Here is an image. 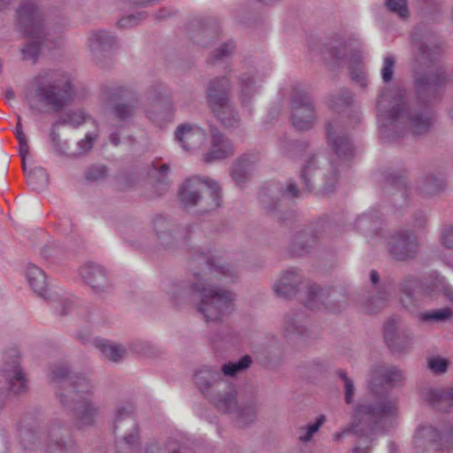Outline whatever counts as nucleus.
Returning a JSON list of instances; mask_svg holds the SVG:
<instances>
[{
    "label": "nucleus",
    "mask_w": 453,
    "mask_h": 453,
    "mask_svg": "<svg viewBox=\"0 0 453 453\" xmlns=\"http://www.w3.org/2000/svg\"><path fill=\"white\" fill-rule=\"evenodd\" d=\"M201 260L204 266L201 273H195L197 282L193 285L194 291L199 293L200 297L197 310L206 321H217L234 311V296L231 291L214 286V283L233 281L237 270L222 264L215 257H203Z\"/></svg>",
    "instance_id": "obj_1"
},
{
    "label": "nucleus",
    "mask_w": 453,
    "mask_h": 453,
    "mask_svg": "<svg viewBox=\"0 0 453 453\" xmlns=\"http://www.w3.org/2000/svg\"><path fill=\"white\" fill-rule=\"evenodd\" d=\"M378 121L381 127L389 124L405 125L416 134H421L431 126V118L426 111L412 112L406 105L401 89H389L381 94L377 104Z\"/></svg>",
    "instance_id": "obj_2"
},
{
    "label": "nucleus",
    "mask_w": 453,
    "mask_h": 453,
    "mask_svg": "<svg viewBox=\"0 0 453 453\" xmlns=\"http://www.w3.org/2000/svg\"><path fill=\"white\" fill-rule=\"evenodd\" d=\"M397 413V401L391 397L379 396L374 403H360L354 410L349 426L334 434V440L340 441L350 432L363 433L383 419L396 417Z\"/></svg>",
    "instance_id": "obj_3"
},
{
    "label": "nucleus",
    "mask_w": 453,
    "mask_h": 453,
    "mask_svg": "<svg viewBox=\"0 0 453 453\" xmlns=\"http://www.w3.org/2000/svg\"><path fill=\"white\" fill-rule=\"evenodd\" d=\"M19 25L26 35L28 42L22 49L25 58H35L41 49L42 42H46L50 36L45 33L43 20L35 4L32 0H24L18 10Z\"/></svg>",
    "instance_id": "obj_4"
},
{
    "label": "nucleus",
    "mask_w": 453,
    "mask_h": 453,
    "mask_svg": "<svg viewBox=\"0 0 453 453\" xmlns=\"http://www.w3.org/2000/svg\"><path fill=\"white\" fill-rule=\"evenodd\" d=\"M326 136L328 145L331 147L334 157L330 162V168L324 173V190L329 193L333 191L338 182V167L343 168L346 166L347 161L353 155V147L338 122L327 124Z\"/></svg>",
    "instance_id": "obj_5"
},
{
    "label": "nucleus",
    "mask_w": 453,
    "mask_h": 453,
    "mask_svg": "<svg viewBox=\"0 0 453 453\" xmlns=\"http://www.w3.org/2000/svg\"><path fill=\"white\" fill-rule=\"evenodd\" d=\"M4 364L0 368V410L7 397L8 389L15 394L26 391L27 385L20 367V353L17 348H10L4 352Z\"/></svg>",
    "instance_id": "obj_6"
},
{
    "label": "nucleus",
    "mask_w": 453,
    "mask_h": 453,
    "mask_svg": "<svg viewBox=\"0 0 453 453\" xmlns=\"http://www.w3.org/2000/svg\"><path fill=\"white\" fill-rule=\"evenodd\" d=\"M203 195L210 197L205 210L219 206L220 188L218 183L210 178H189L183 183L179 192L180 200L186 208L202 204Z\"/></svg>",
    "instance_id": "obj_7"
},
{
    "label": "nucleus",
    "mask_w": 453,
    "mask_h": 453,
    "mask_svg": "<svg viewBox=\"0 0 453 453\" xmlns=\"http://www.w3.org/2000/svg\"><path fill=\"white\" fill-rule=\"evenodd\" d=\"M228 79L222 77L211 81L207 88V100L215 116L226 127H234L238 118L229 104Z\"/></svg>",
    "instance_id": "obj_8"
},
{
    "label": "nucleus",
    "mask_w": 453,
    "mask_h": 453,
    "mask_svg": "<svg viewBox=\"0 0 453 453\" xmlns=\"http://www.w3.org/2000/svg\"><path fill=\"white\" fill-rule=\"evenodd\" d=\"M69 387L67 396L77 403L75 411L81 426L91 424L98 409L88 399V395L92 391L90 382L85 377L75 376L69 383Z\"/></svg>",
    "instance_id": "obj_9"
},
{
    "label": "nucleus",
    "mask_w": 453,
    "mask_h": 453,
    "mask_svg": "<svg viewBox=\"0 0 453 453\" xmlns=\"http://www.w3.org/2000/svg\"><path fill=\"white\" fill-rule=\"evenodd\" d=\"M35 94L41 102L58 111L73 98V89L69 77L63 76L52 84L38 86Z\"/></svg>",
    "instance_id": "obj_10"
},
{
    "label": "nucleus",
    "mask_w": 453,
    "mask_h": 453,
    "mask_svg": "<svg viewBox=\"0 0 453 453\" xmlns=\"http://www.w3.org/2000/svg\"><path fill=\"white\" fill-rule=\"evenodd\" d=\"M315 119L314 107L308 94L296 93L291 101V121L294 127L298 130L310 129Z\"/></svg>",
    "instance_id": "obj_11"
},
{
    "label": "nucleus",
    "mask_w": 453,
    "mask_h": 453,
    "mask_svg": "<svg viewBox=\"0 0 453 453\" xmlns=\"http://www.w3.org/2000/svg\"><path fill=\"white\" fill-rule=\"evenodd\" d=\"M419 248V242L415 234L401 230L391 235L388 242V250L396 260H405L414 257Z\"/></svg>",
    "instance_id": "obj_12"
},
{
    "label": "nucleus",
    "mask_w": 453,
    "mask_h": 453,
    "mask_svg": "<svg viewBox=\"0 0 453 453\" xmlns=\"http://www.w3.org/2000/svg\"><path fill=\"white\" fill-rule=\"evenodd\" d=\"M175 138L183 150L193 151L203 145L206 141V134L197 125L186 123L176 128Z\"/></svg>",
    "instance_id": "obj_13"
},
{
    "label": "nucleus",
    "mask_w": 453,
    "mask_h": 453,
    "mask_svg": "<svg viewBox=\"0 0 453 453\" xmlns=\"http://www.w3.org/2000/svg\"><path fill=\"white\" fill-rule=\"evenodd\" d=\"M404 380L403 372L396 367L378 366L371 373V389L377 391V388H394Z\"/></svg>",
    "instance_id": "obj_14"
},
{
    "label": "nucleus",
    "mask_w": 453,
    "mask_h": 453,
    "mask_svg": "<svg viewBox=\"0 0 453 453\" xmlns=\"http://www.w3.org/2000/svg\"><path fill=\"white\" fill-rule=\"evenodd\" d=\"M234 154V147L228 138L218 131H211V147L203 155V160L211 163L225 159Z\"/></svg>",
    "instance_id": "obj_15"
},
{
    "label": "nucleus",
    "mask_w": 453,
    "mask_h": 453,
    "mask_svg": "<svg viewBox=\"0 0 453 453\" xmlns=\"http://www.w3.org/2000/svg\"><path fill=\"white\" fill-rule=\"evenodd\" d=\"M421 397L437 410L447 411L453 405V387L449 388H425Z\"/></svg>",
    "instance_id": "obj_16"
},
{
    "label": "nucleus",
    "mask_w": 453,
    "mask_h": 453,
    "mask_svg": "<svg viewBox=\"0 0 453 453\" xmlns=\"http://www.w3.org/2000/svg\"><path fill=\"white\" fill-rule=\"evenodd\" d=\"M80 275L96 292H103L109 287L106 272L98 265H84L80 269Z\"/></svg>",
    "instance_id": "obj_17"
},
{
    "label": "nucleus",
    "mask_w": 453,
    "mask_h": 453,
    "mask_svg": "<svg viewBox=\"0 0 453 453\" xmlns=\"http://www.w3.org/2000/svg\"><path fill=\"white\" fill-rule=\"evenodd\" d=\"M300 282V275L296 270L284 272L273 283L274 293L282 298H289L296 295L297 285Z\"/></svg>",
    "instance_id": "obj_18"
},
{
    "label": "nucleus",
    "mask_w": 453,
    "mask_h": 453,
    "mask_svg": "<svg viewBox=\"0 0 453 453\" xmlns=\"http://www.w3.org/2000/svg\"><path fill=\"white\" fill-rule=\"evenodd\" d=\"M26 278L33 291L40 296L46 297L47 282L44 272L33 264H28L26 268Z\"/></svg>",
    "instance_id": "obj_19"
},
{
    "label": "nucleus",
    "mask_w": 453,
    "mask_h": 453,
    "mask_svg": "<svg viewBox=\"0 0 453 453\" xmlns=\"http://www.w3.org/2000/svg\"><path fill=\"white\" fill-rule=\"evenodd\" d=\"M95 346L104 358L112 362H119L127 355V349L123 346L105 339H96Z\"/></svg>",
    "instance_id": "obj_20"
},
{
    "label": "nucleus",
    "mask_w": 453,
    "mask_h": 453,
    "mask_svg": "<svg viewBox=\"0 0 453 453\" xmlns=\"http://www.w3.org/2000/svg\"><path fill=\"white\" fill-rule=\"evenodd\" d=\"M258 86L250 75H242L239 83V99L242 105H248L251 98L257 92Z\"/></svg>",
    "instance_id": "obj_21"
},
{
    "label": "nucleus",
    "mask_w": 453,
    "mask_h": 453,
    "mask_svg": "<svg viewBox=\"0 0 453 453\" xmlns=\"http://www.w3.org/2000/svg\"><path fill=\"white\" fill-rule=\"evenodd\" d=\"M27 184L35 191H42L48 186L49 176L46 170L37 167L30 171H24Z\"/></svg>",
    "instance_id": "obj_22"
},
{
    "label": "nucleus",
    "mask_w": 453,
    "mask_h": 453,
    "mask_svg": "<svg viewBox=\"0 0 453 453\" xmlns=\"http://www.w3.org/2000/svg\"><path fill=\"white\" fill-rule=\"evenodd\" d=\"M221 378L219 372L205 368L200 370L195 374V382L202 393L209 388L210 385L218 381Z\"/></svg>",
    "instance_id": "obj_23"
},
{
    "label": "nucleus",
    "mask_w": 453,
    "mask_h": 453,
    "mask_svg": "<svg viewBox=\"0 0 453 453\" xmlns=\"http://www.w3.org/2000/svg\"><path fill=\"white\" fill-rule=\"evenodd\" d=\"M438 437L437 431L431 426H421L415 432L413 443L416 447H421L425 443L434 444Z\"/></svg>",
    "instance_id": "obj_24"
},
{
    "label": "nucleus",
    "mask_w": 453,
    "mask_h": 453,
    "mask_svg": "<svg viewBox=\"0 0 453 453\" xmlns=\"http://www.w3.org/2000/svg\"><path fill=\"white\" fill-rule=\"evenodd\" d=\"M304 305L311 309H320L323 305L324 292L317 286H310L305 292Z\"/></svg>",
    "instance_id": "obj_25"
},
{
    "label": "nucleus",
    "mask_w": 453,
    "mask_h": 453,
    "mask_svg": "<svg viewBox=\"0 0 453 453\" xmlns=\"http://www.w3.org/2000/svg\"><path fill=\"white\" fill-rule=\"evenodd\" d=\"M325 416L320 415L316 418L315 422L299 427L297 431L298 440L302 442L310 441L312 436L318 432L319 427L325 423Z\"/></svg>",
    "instance_id": "obj_26"
},
{
    "label": "nucleus",
    "mask_w": 453,
    "mask_h": 453,
    "mask_svg": "<svg viewBox=\"0 0 453 453\" xmlns=\"http://www.w3.org/2000/svg\"><path fill=\"white\" fill-rule=\"evenodd\" d=\"M250 168L248 160L243 157L234 164L231 169V176L238 185L242 184L248 179Z\"/></svg>",
    "instance_id": "obj_27"
},
{
    "label": "nucleus",
    "mask_w": 453,
    "mask_h": 453,
    "mask_svg": "<svg viewBox=\"0 0 453 453\" xmlns=\"http://www.w3.org/2000/svg\"><path fill=\"white\" fill-rule=\"evenodd\" d=\"M169 222L162 217L154 220V229L162 245L167 246L171 243L172 234L169 232Z\"/></svg>",
    "instance_id": "obj_28"
},
{
    "label": "nucleus",
    "mask_w": 453,
    "mask_h": 453,
    "mask_svg": "<svg viewBox=\"0 0 453 453\" xmlns=\"http://www.w3.org/2000/svg\"><path fill=\"white\" fill-rule=\"evenodd\" d=\"M446 81L445 73L443 71H438L435 73L430 74L426 80L417 79V85L419 88H427L432 90L437 87L441 86Z\"/></svg>",
    "instance_id": "obj_29"
},
{
    "label": "nucleus",
    "mask_w": 453,
    "mask_h": 453,
    "mask_svg": "<svg viewBox=\"0 0 453 453\" xmlns=\"http://www.w3.org/2000/svg\"><path fill=\"white\" fill-rule=\"evenodd\" d=\"M251 364V357L250 356L242 357L237 362H231L225 364L221 367V371L225 375L234 376L241 371L247 369Z\"/></svg>",
    "instance_id": "obj_30"
},
{
    "label": "nucleus",
    "mask_w": 453,
    "mask_h": 453,
    "mask_svg": "<svg viewBox=\"0 0 453 453\" xmlns=\"http://www.w3.org/2000/svg\"><path fill=\"white\" fill-rule=\"evenodd\" d=\"M427 367L434 374H444L449 368V361L441 356H431L427 359Z\"/></svg>",
    "instance_id": "obj_31"
},
{
    "label": "nucleus",
    "mask_w": 453,
    "mask_h": 453,
    "mask_svg": "<svg viewBox=\"0 0 453 453\" xmlns=\"http://www.w3.org/2000/svg\"><path fill=\"white\" fill-rule=\"evenodd\" d=\"M305 328L296 318L288 317L285 321L284 334L286 337L303 336Z\"/></svg>",
    "instance_id": "obj_32"
},
{
    "label": "nucleus",
    "mask_w": 453,
    "mask_h": 453,
    "mask_svg": "<svg viewBox=\"0 0 453 453\" xmlns=\"http://www.w3.org/2000/svg\"><path fill=\"white\" fill-rule=\"evenodd\" d=\"M451 316V311L448 308L429 311L419 315V319L424 322L427 321H443Z\"/></svg>",
    "instance_id": "obj_33"
},
{
    "label": "nucleus",
    "mask_w": 453,
    "mask_h": 453,
    "mask_svg": "<svg viewBox=\"0 0 453 453\" xmlns=\"http://www.w3.org/2000/svg\"><path fill=\"white\" fill-rule=\"evenodd\" d=\"M68 367L65 364L55 365L50 369V372L48 375L50 381L55 384L60 382L66 383L65 379L68 374Z\"/></svg>",
    "instance_id": "obj_34"
},
{
    "label": "nucleus",
    "mask_w": 453,
    "mask_h": 453,
    "mask_svg": "<svg viewBox=\"0 0 453 453\" xmlns=\"http://www.w3.org/2000/svg\"><path fill=\"white\" fill-rule=\"evenodd\" d=\"M386 6L391 12L395 13L401 19L409 17L406 0H386Z\"/></svg>",
    "instance_id": "obj_35"
},
{
    "label": "nucleus",
    "mask_w": 453,
    "mask_h": 453,
    "mask_svg": "<svg viewBox=\"0 0 453 453\" xmlns=\"http://www.w3.org/2000/svg\"><path fill=\"white\" fill-rule=\"evenodd\" d=\"M440 291H444L445 296L453 301V289L448 288L444 286L442 278L436 277L433 282L426 286V292L429 296Z\"/></svg>",
    "instance_id": "obj_36"
},
{
    "label": "nucleus",
    "mask_w": 453,
    "mask_h": 453,
    "mask_svg": "<svg viewBox=\"0 0 453 453\" xmlns=\"http://www.w3.org/2000/svg\"><path fill=\"white\" fill-rule=\"evenodd\" d=\"M395 65V58L394 56L388 54L384 57L382 62V67L380 70L381 78L384 82H388L391 81L394 73V69Z\"/></svg>",
    "instance_id": "obj_37"
},
{
    "label": "nucleus",
    "mask_w": 453,
    "mask_h": 453,
    "mask_svg": "<svg viewBox=\"0 0 453 453\" xmlns=\"http://www.w3.org/2000/svg\"><path fill=\"white\" fill-rule=\"evenodd\" d=\"M216 404L217 407L222 411H234L236 408L235 394L234 392L227 393L224 397L219 398Z\"/></svg>",
    "instance_id": "obj_38"
},
{
    "label": "nucleus",
    "mask_w": 453,
    "mask_h": 453,
    "mask_svg": "<svg viewBox=\"0 0 453 453\" xmlns=\"http://www.w3.org/2000/svg\"><path fill=\"white\" fill-rule=\"evenodd\" d=\"M96 136L97 135L96 134H88L84 139H81L80 142H78V151L71 153L70 156L78 157L89 151L96 139Z\"/></svg>",
    "instance_id": "obj_39"
},
{
    "label": "nucleus",
    "mask_w": 453,
    "mask_h": 453,
    "mask_svg": "<svg viewBox=\"0 0 453 453\" xmlns=\"http://www.w3.org/2000/svg\"><path fill=\"white\" fill-rule=\"evenodd\" d=\"M350 102V94L348 91H342L339 95L330 97L327 104L330 108L338 110L342 106L349 104Z\"/></svg>",
    "instance_id": "obj_40"
},
{
    "label": "nucleus",
    "mask_w": 453,
    "mask_h": 453,
    "mask_svg": "<svg viewBox=\"0 0 453 453\" xmlns=\"http://www.w3.org/2000/svg\"><path fill=\"white\" fill-rule=\"evenodd\" d=\"M71 447L61 443L51 434L50 440L45 446V453H69Z\"/></svg>",
    "instance_id": "obj_41"
},
{
    "label": "nucleus",
    "mask_w": 453,
    "mask_h": 453,
    "mask_svg": "<svg viewBox=\"0 0 453 453\" xmlns=\"http://www.w3.org/2000/svg\"><path fill=\"white\" fill-rule=\"evenodd\" d=\"M107 171L104 165H92L86 172V178L88 180L96 181L106 177Z\"/></svg>",
    "instance_id": "obj_42"
},
{
    "label": "nucleus",
    "mask_w": 453,
    "mask_h": 453,
    "mask_svg": "<svg viewBox=\"0 0 453 453\" xmlns=\"http://www.w3.org/2000/svg\"><path fill=\"white\" fill-rule=\"evenodd\" d=\"M169 172H170V166L167 164L153 165L152 174L157 179V182L160 184H163V185L167 184Z\"/></svg>",
    "instance_id": "obj_43"
},
{
    "label": "nucleus",
    "mask_w": 453,
    "mask_h": 453,
    "mask_svg": "<svg viewBox=\"0 0 453 453\" xmlns=\"http://www.w3.org/2000/svg\"><path fill=\"white\" fill-rule=\"evenodd\" d=\"M256 416V411L253 406L243 408L238 413L237 422L239 426H246L251 423Z\"/></svg>",
    "instance_id": "obj_44"
},
{
    "label": "nucleus",
    "mask_w": 453,
    "mask_h": 453,
    "mask_svg": "<svg viewBox=\"0 0 453 453\" xmlns=\"http://www.w3.org/2000/svg\"><path fill=\"white\" fill-rule=\"evenodd\" d=\"M340 377L342 379L343 382H344V398H345V402L347 403H350L353 400V397H354V393H355V387H354V384L352 382V380L348 378L346 372H341L339 373Z\"/></svg>",
    "instance_id": "obj_45"
},
{
    "label": "nucleus",
    "mask_w": 453,
    "mask_h": 453,
    "mask_svg": "<svg viewBox=\"0 0 453 453\" xmlns=\"http://www.w3.org/2000/svg\"><path fill=\"white\" fill-rule=\"evenodd\" d=\"M113 111L118 119L126 120L134 114V107L126 104H117Z\"/></svg>",
    "instance_id": "obj_46"
},
{
    "label": "nucleus",
    "mask_w": 453,
    "mask_h": 453,
    "mask_svg": "<svg viewBox=\"0 0 453 453\" xmlns=\"http://www.w3.org/2000/svg\"><path fill=\"white\" fill-rule=\"evenodd\" d=\"M93 42L97 43L102 47H106L111 45L114 42V37L110 35L108 32L100 31L94 34L90 39Z\"/></svg>",
    "instance_id": "obj_47"
},
{
    "label": "nucleus",
    "mask_w": 453,
    "mask_h": 453,
    "mask_svg": "<svg viewBox=\"0 0 453 453\" xmlns=\"http://www.w3.org/2000/svg\"><path fill=\"white\" fill-rule=\"evenodd\" d=\"M440 240L444 247L453 249V223L442 228Z\"/></svg>",
    "instance_id": "obj_48"
},
{
    "label": "nucleus",
    "mask_w": 453,
    "mask_h": 453,
    "mask_svg": "<svg viewBox=\"0 0 453 453\" xmlns=\"http://www.w3.org/2000/svg\"><path fill=\"white\" fill-rule=\"evenodd\" d=\"M396 334V325L395 320H388L384 326V336L388 345L394 348V340Z\"/></svg>",
    "instance_id": "obj_49"
},
{
    "label": "nucleus",
    "mask_w": 453,
    "mask_h": 453,
    "mask_svg": "<svg viewBox=\"0 0 453 453\" xmlns=\"http://www.w3.org/2000/svg\"><path fill=\"white\" fill-rule=\"evenodd\" d=\"M318 161L319 160L316 157L310 158V160L307 162L306 165L303 167V169L302 171L301 178L303 180L304 186L308 190L311 189V186L309 184V180H308V175H310L313 172Z\"/></svg>",
    "instance_id": "obj_50"
},
{
    "label": "nucleus",
    "mask_w": 453,
    "mask_h": 453,
    "mask_svg": "<svg viewBox=\"0 0 453 453\" xmlns=\"http://www.w3.org/2000/svg\"><path fill=\"white\" fill-rule=\"evenodd\" d=\"M234 44L233 42H228L226 43H224L220 45L215 52V58L218 60L224 59L225 58L228 57L234 50Z\"/></svg>",
    "instance_id": "obj_51"
},
{
    "label": "nucleus",
    "mask_w": 453,
    "mask_h": 453,
    "mask_svg": "<svg viewBox=\"0 0 453 453\" xmlns=\"http://www.w3.org/2000/svg\"><path fill=\"white\" fill-rule=\"evenodd\" d=\"M88 117L83 111L73 112L67 116L66 122L74 127H79L87 120Z\"/></svg>",
    "instance_id": "obj_52"
},
{
    "label": "nucleus",
    "mask_w": 453,
    "mask_h": 453,
    "mask_svg": "<svg viewBox=\"0 0 453 453\" xmlns=\"http://www.w3.org/2000/svg\"><path fill=\"white\" fill-rule=\"evenodd\" d=\"M19 152L22 159V167L23 170L26 171V164L25 159L29 154V145L27 137L19 138Z\"/></svg>",
    "instance_id": "obj_53"
},
{
    "label": "nucleus",
    "mask_w": 453,
    "mask_h": 453,
    "mask_svg": "<svg viewBox=\"0 0 453 453\" xmlns=\"http://www.w3.org/2000/svg\"><path fill=\"white\" fill-rule=\"evenodd\" d=\"M50 137L54 151L59 155H67L66 142L61 143L58 134L55 133H51Z\"/></svg>",
    "instance_id": "obj_54"
},
{
    "label": "nucleus",
    "mask_w": 453,
    "mask_h": 453,
    "mask_svg": "<svg viewBox=\"0 0 453 453\" xmlns=\"http://www.w3.org/2000/svg\"><path fill=\"white\" fill-rule=\"evenodd\" d=\"M120 419L127 421L132 426L134 425V420L131 416V412L126 407L118 408L116 411L115 422H118Z\"/></svg>",
    "instance_id": "obj_55"
},
{
    "label": "nucleus",
    "mask_w": 453,
    "mask_h": 453,
    "mask_svg": "<svg viewBox=\"0 0 453 453\" xmlns=\"http://www.w3.org/2000/svg\"><path fill=\"white\" fill-rule=\"evenodd\" d=\"M351 79L355 81L361 87H365L366 85V74L362 68L358 69L357 72L355 70H351Z\"/></svg>",
    "instance_id": "obj_56"
},
{
    "label": "nucleus",
    "mask_w": 453,
    "mask_h": 453,
    "mask_svg": "<svg viewBox=\"0 0 453 453\" xmlns=\"http://www.w3.org/2000/svg\"><path fill=\"white\" fill-rule=\"evenodd\" d=\"M185 293L186 291L178 286H173L172 289L168 291V295L174 302H178L179 296H182Z\"/></svg>",
    "instance_id": "obj_57"
},
{
    "label": "nucleus",
    "mask_w": 453,
    "mask_h": 453,
    "mask_svg": "<svg viewBox=\"0 0 453 453\" xmlns=\"http://www.w3.org/2000/svg\"><path fill=\"white\" fill-rule=\"evenodd\" d=\"M298 193H299V191H298L296 184L291 182V183H288L283 195L289 198H294V197L298 196Z\"/></svg>",
    "instance_id": "obj_58"
},
{
    "label": "nucleus",
    "mask_w": 453,
    "mask_h": 453,
    "mask_svg": "<svg viewBox=\"0 0 453 453\" xmlns=\"http://www.w3.org/2000/svg\"><path fill=\"white\" fill-rule=\"evenodd\" d=\"M127 92L126 90H123V89H120V88H117V89H114V91L110 93L108 99H109V101L113 103V102H115L119 98L126 97L127 96Z\"/></svg>",
    "instance_id": "obj_59"
},
{
    "label": "nucleus",
    "mask_w": 453,
    "mask_h": 453,
    "mask_svg": "<svg viewBox=\"0 0 453 453\" xmlns=\"http://www.w3.org/2000/svg\"><path fill=\"white\" fill-rule=\"evenodd\" d=\"M124 441L127 445L129 447H132L138 441V433L136 430H134L133 433L128 434L127 436H125Z\"/></svg>",
    "instance_id": "obj_60"
},
{
    "label": "nucleus",
    "mask_w": 453,
    "mask_h": 453,
    "mask_svg": "<svg viewBox=\"0 0 453 453\" xmlns=\"http://www.w3.org/2000/svg\"><path fill=\"white\" fill-rule=\"evenodd\" d=\"M14 133H15V135H16L17 139H19L21 137L22 138L27 137L25 133H24L23 126H22V123H21V118L19 116L18 117V122H17Z\"/></svg>",
    "instance_id": "obj_61"
},
{
    "label": "nucleus",
    "mask_w": 453,
    "mask_h": 453,
    "mask_svg": "<svg viewBox=\"0 0 453 453\" xmlns=\"http://www.w3.org/2000/svg\"><path fill=\"white\" fill-rule=\"evenodd\" d=\"M135 20V16L134 15H131V16H128L123 19H121V24L122 26H126V25H135L136 22L134 21Z\"/></svg>",
    "instance_id": "obj_62"
},
{
    "label": "nucleus",
    "mask_w": 453,
    "mask_h": 453,
    "mask_svg": "<svg viewBox=\"0 0 453 453\" xmlns=\"http://www.w3.org/2000/svg\"><path fill=\"white\" fill-rule=\"evenodd\" d=\"M371 281L372 284H377L380 279V276L376 271H372L370 273Z\"/></svg>",
    "instance_id": "obj_63"
},
{
    "label": "nucleus",
    "mask_w": 453,
    "mask_h": 453,
    "mask_svg": "<svg viewBox=\"0 0 453 453\" xmlns=\"http://www.w3.org/2000/svg\"><path fill=\"white\" fill-rule=\"evenodd\" d=\"M378 303L377 307H382L386 303V297L385 296H379L376 299L372 300V303Z\"/></svg>",
    "instance_id": "obj_64"
}]
</instances>
